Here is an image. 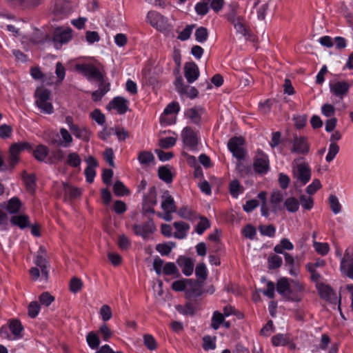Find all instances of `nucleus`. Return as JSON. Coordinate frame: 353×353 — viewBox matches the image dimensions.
Here are the masks:
<instances>
[{"label":"nucleus","mask_w":353,"mask_h":353,"mask_svg":"<svg viewBox=\"0 0 353 353\" xmlns=\"http://www.w3.org/2000/svg\"><path fill=\"white\" fill-rule=\"evenodd\" d=\"M351 86V83L347 81L332 80L329 83L330 94L339 101L347 96Z\"/></svg>","instance_id":"nucleus-1"},{"label":"nucleus","mask_w":353,"mask_h":353,"mask_svg":"<svg viewBox=\"0 0 353 353\" xmlns=\"http://www.w3.org/2000/svg\"><path fill=\"white\" fill-rule=\"evenodd\" d=\"M245 139L242 137H233L228 142V148L239 161L243 160L247 154L244 148Z\"/></svg>","instance_id":"nucleus-2"},{"label":"nucleus","mask_w":353,"mask_h":353,"mask_svg":"<svg viewBox=\"0 0 353 353\" xmlns=\"http://www.w3.org/2000/svg\"><path fill=\"white\" fill-rule=\"evenodd\" d=\"M37 106L45 114H52L53 112V106L48 102L50 98V91L48 89H37L36 91Z\"/></svg>","instance_id":"nucleus-3"},{"label":"nucleus","mask_w":353,"mask_h":353,"mask_svg":"<svg viewBox=\"0 0 353 353\" xmlns=\"http://www.w3.org/2000/svg\"><path fill=\"white\" fill-rule=\"evenodd\" d=\"M72 30L70 28L65 29L57 28L53 32L52 38L54 48L59 50L63 44L68 43L72 37Z\"/></svg>","instance_id":"nucleus-4"},{"label":"nucleus","mask_w":353,"mask_h":353,"mask_svg":"<svg viewBox=\"0 0 353 353\" xmlns=\"http://www.w3.org/2000/svg\"><path fill=\"white\" fill-rule=\"evenodd\" d=\"M75 68L89 80L94 79L99 82L104 81L103 75L99 70L92 64H77Z\"/></svg>","instance_id":"nucleus-5"},{"label":"nucleus","mask_w":353,"mask_h":353,"mask_svg":"<svg viewBox=\"0 0 353 353\" xmlns=\"http://www.w3.org/2000/svg\"><path fill=\"white\" fill-rule=\"evenodd\" d=\"M294 178L301 183V185H305L311 179V169L306 163H302L296 165L293 170Z\"/></svg>","instance_id":"nucleus-6"},{"label":"nucleus","mask_w":353,"mask_h":353,"mask_svg":"<svg viewBox=\"0 0 353 353\" xmlns=\"http://www.w3.org/2000/svg\"><path fill=\"white\" fill-rule=\"evenodd\" d=\"M132 230L136 235L141 236L144 240H148L150 236L155 232L156 227L153 220L149 219L143 224L133 225Z\"/></svg>","instance_id":"nucleus-7"},{"label":"nucleus","mask_w":353,"mask_h":353,"mask_svg":"<svg viewBox=\"0 0 353 353\" xmlns=\"http://www.w3.org/2000/svg\"><path fill=\"white\" fill-rule=\"evenodd\" d=\"M181 137L185 147L191 150H196L199 144V137L197 132L190 127H185L181 132Z\"/></svg>","instance_id":"nucleus-8"},{"label":"nucleus","mask_w":353,"mask_h":353,"mask_svg":"<svg viewBox=\"0 0 353 353\" xmlns=\"http://www.w3.org/2000/svg\"><path fill=\"white\" fill-rule=\"evenodd\" d=\"M341 271L350 279H353V248L348 247L342 258Z\"/></svg>","instance_id":"nucleus-9"},{"label":"nucleus","mask_w":353,"mask_h":353,"mask_svg":"<svg viewBox=\"0 0 353 353\" xmlns=\"http://www.w3.org/2000/svg\"><path fill=\"white\" fill-rule=\"evenodd\" d=\"M292 153H296L303 155H306L309 153L310 145L306 137L301 136H294L293 137V139L292 140Z\"/></svg>","instance_id":"nucleus-10"},{"label":"nucleus","mask_w":353,"mask_h":353,"mask_svg":"<svg viewBox=\"0 0 353 353\" xmlns=\"http://www.w3.org/2000/svg\"><path fill=\"white\" fill-rule=\"evenodd\" d=\"M253 168L256 173L266 174L270 170L268 157L262 151L258 152V155L254 159Z\"/></svg>","instance_id":"nucleus-11"},{"label":"nucleus","mask_w":353,"mask_h":353,"mask_svg":"<svg viewBox=\"0 0 353 353\" xmlns=\"http://www.w3.org/2000/svg\"><path fill=\"white\" fill-rule=\"evenodd\" d=\"M129 101L123 97H114L107 105V109L116 110L119 114H123L129 110Z\"/></svg>","instance_id":"nucleus-12"},{"label":"nucleus","mask_w":353,"mask_h":353,"mask_svg":"<svg viewBox=\"0 0 353 353\" xmlns=\"http://www.w3.org/2000/svg\"><path fill=\"white\" fill-rule=\"evenodd\" d=\"M316 287L321 299L330 303H334L336 301V294L330 285L323 283H318Z\"/></svg>","instance_id":"nucleus-13"},{"label":"nucleus","mask_w":353,"mask_h":353,"mask_svg":"<svg viewBox=\"0 0 353 353\" xmlns=\"http://www.w3.org/2000/svg\"><path fill=\"white\" fill-rule=\"evenodd\" d=\"M304 287L302 284L294 282L288 291L284 299L288 301L299 302L302 299V292Z\"/></svg>","instance_id":"nucleus-14"},{"label":"nucleus","mask_w":353,"mask_h":353,"mask_svg":"<svg viewBox=\"0 0 353 353\" xmlns=\"http://www.w3.org/2000/svg\"><path fill=\"white\" fill-rule=\"evenodd\" d=\"M184 76L189 83L194 82L199 77L198 65L194 62H187L184 65Z\"/></svg>","instance_id":"nucleus-15"},{"label":"nucleus","mask_w":353,"mask_h":353,"mask_svg":"<svg viewBox=\"0 0 353 353\" xmlns=\"http://www.w3.org/2000/svg\"><path fill=\"white\" fill-rule=\"evenodd\" d=\"M187 288L185 289V298L186 299H193L197 298L202 294L201 285V284L195 280L188 279Z\"/></svg>","instance_id":"nucleus-16"},{"label":"nucleus","mask_w":353,"mask_h":353,"mask_svg":"<svg viewBox=\"0 0 353 353\" xmlns=\"http://www.w3.org/2000/svg\"><path fill=\"white\" fill-rule=\"evenodd\" d=\"M227 19L233 24L237 32L245 34L246 30L244 26V19L243 17L238 16L234 10L231 11L227 15Z\"/></svg>","instance_id":"nucleus-17"},{"label":"nucleus","mask_w":353,"mask_h":353,"mask_svg":"<svg viewBox=\"0 0 353 353\" xmlns=\"http://www.w3.org/2000/svg\"><path fill=\"white\" fill-rule=\"evenodd\" d=\"M34 263L38 267L40 268L41 276L45 280H48L49 275L47 265L48 263L45 257L44 251L42 250L41 248H40L39 251L38 252Z\"/></svg>","instance_id":"nucleus-18"},{"label":"nucleus","mask_w":353,"mask_h":353,"mask_svg":"<svg viewBox=\"0 0 353 353\" xmlns=\"http://www.w3.org/2000/svg\"><path fill=\"white\" fill-rule=\"evenodd\" d=\"M176 263L182 269V272L185 276H190L194 270V263L190 258L185 256H179Z\"/></svg>","instance_id":"nucleus-19"},{"label":"nucleus","mask_w":353,"mask_h":353,"mask_svg":"<svg viewBox=\"0 0 353 353\" xmlns=\"http://www.w3.org/2000/svg\"><path fill=\"white\" fill-rule=\"evenodd\" d=\"M71 132L74 137L84 142H88L90 139L92 132L86 126H73L72 131Z\"/></svg>","instance_id":"nucleus-20"},{"label":"nucleus","mask_w":353,"mask_h":353,"mask_svg":"<svg viewBox=\"0 0 353 353\" xmlns=\"http://www.w3.org/2000/svg\"><path fill=\"white\" fill-rule=\"evenodd\" d=\"M283 200V193L279 190L274 191L272 193L270 202V210L272 212L276 213L278 211L281 210V202Z\"/></svg>","instance_id":"nucleus-21"},{"label":"nucleus","mask_w":353,"mask_h":353,"mask_svg":"<svg viewBox=\"0 0 353 353\" xmlns=\"http://www.w3.org/2000/svg\"><path fill=\"white\" fill-rule=\"evenodd\" d=\"M9 330L14 336V339H19L23 337L22 332L23 327L19 320L12 319L9 322Z\"/></svg>","instance_id":"nucleus-22"},{"label":"nucleus","mask_w":353,"mask_h":353,"mask_svg":"<svg viewBox=\"0 0 353 353\" xmlns=\"http://www.w3.org/2000/svg\"><path fill=\"white\" fill-rule=\"evenodd\" d=\"M161 208L163 211L176 212V206L172 196L166 191L162 196Z\"/></svg>","instance_id":"nucleus-23"},{"label":"nucleus","mask_w":353,"mask_h":353,"mask_svg":"<svg viewBox=\"0 0 353 353\" xmlns=\"http://www.w3.org/2000/svg\"><path fill=\"white\" fill-rule=\"evenodd\" d=\"M173 225L176 230V232L174 234V236L179 239H184L186 236L187 232L190 229V225L183 221L174 222Z\"/></svg>","instance_id":"nucleus-24"},{"label":"nucleus","mask_w":353,"mask_h":353,"mask_svg":"<svg viewBox=\"0 0 353 353\" xmlns=\"http://www.w3.org/2000/svg\"><path fill=\"white\" fill-rule=\"evenodd\" d=\"M99 83V88L92 92V99L95 102L101 101L102 97L110 90V83H105L104 81Z\"/></svg>","instance_id":"nucleus-25"},{"label":"nucleus","mask_w":353,"mask_h":353,"mask_svg":"<svg viewBox=\"0 0 353 353\" xmlns=\"http://www.w3.org/2000/svg\"><path fill=\"white\" fill-rule=\"evenodd\" d=\"M10 223L13 225H17L21 229H24L30 225L29 217L28 215H15L10 219Z\"/></svg>","instance_id":"nucleus-26"},{"label":"nucleus","mask_w":353,"mask_h":353,"mask_svg":"<svg viewBox=\"0 0 353 353\" xmlns=\"http://www.w3.org/2000/svg\"><path fill=\"white\" fill-rule=\"evenodd\" d=\"M164 20V17L156 11H150L147 14V21L156 28L161 27V23Z\"/></svg>","instance_id":"nucleus-27"},{"label":"nucleus","mask_w":353,"mask_h":353,"mask_svg":"<svg viewBox=\"0 0 353 353\" xmlns=\"http://www.w3.org/2000/svg\"><path fill=\"white\" fill-rule=\"evenodd\" d=\"M21 205L20 199L14 196L8 200L6 209L10 214H17L21 210Z\"/></svg>","instance_id":"nucleus-28"},{"label":"nucleus","mask_w":353,"mask_h":353,"mask_svg":"<svg viewBox=\"0 0 353 353\" xmlns=\"http://www.w3.org/2000/svg\"><path fill=\"white\" fill-rule=\"evenodd\" d=\"M63 191L65 196L70 199H74L80 197L81 194V190L79 188L73 187L65 183L63 184Z\"/></svg>","instance_id":"nucleus-29"},{"label":"nucleus","mask_w":353,"mask_h":353,"mask_svg":"<svg viewBox=\"0 0 353 353\" xmlns=\"http://www.w3.org/2000/svg\"><path fill=\"white\" fill-rule=\"evenodd\" d=\"M177 214L181 218L190 221L196 220L199 217V214L195 211L188 207L181 208L178 210Z\"/></svg>","instance_id":"nucleus-30"},{"label":"nucleus","mask_w":353,"mask_h":353,"mask_svg":"<svg viewBox=\"0 0 353 353\" xmlns=\"http://www.w3.org/2000/svg\"><path fill=\"white\" fill-rule=\"evenodd\" d=\"M49 154V148L43 144H39L33 150L34 157L39 161H43Z\"/></svg>","instance_id":"nucleus-31"},{"label":"nucleus","mask_w":353,"mask_h":353,"mask_svg":"<svg viewBox=\"0 0 353 353\" xmlns=\"http://www.w3.org/2000/svg\"><path fill=\"white\" fill-rule=\"evenodd\" d=\"M81 163V159L79 154L77 152H72L68 154L65 161V164L74 168H79Z\"/></svg>","instance_id":"nucleus-32"},{"label":"nucleus","mask_w":353,"mask_h":353,"mask_svg":"<svg viewBox=\"0 0 353 353\" xmlns=\"http://www.w3.org/2000/svg\"><path fill=\"white\" fill-rule=\"evenodd\" d=\"M290 287L291 285L286 278H281L277 281L276 290L283 299L286 296L285 294H288V291L290 290Z\"/></svg>","instance_id":"nucleus-33"},{"label":"nucleus","mask_w":353,"mask_h":353,"mask_svg":"<svg viewBox=\"0 0 353 353\" xmlns=\"http://www.w3.org/2000/svg\"><path fill=\"white\" fill-rule=\"evenodd\" d=\"M176 310L181 314L185 316H193L196 312V308L190 302H187L185 305H177Z\"/></svg>","instance_id":"nucleus-34"},{"label":"nucleus","mask_w":353,"mask_h":353,"mask_svg":"<svg viewBox=\"0 0 353 353\" xmlns=\"http://www.w3.org/2000/svg\"><path fill=\"white\" fill-rule=\"evenodd\" d=\"M22 177L27 190L30 192H33L36 186V177L34 174H28L26 172H23Z\"/></svg>","instance_id":"nucleus-35"},{"label":"nucleus","mask_w":353,"mask_h":353,"mask_svg":"<svg viewBox=\"0 0 353 353\" xmlns=\"http://www.w3.org/2000/svg\"><path fill=\"white\" fill-rule=\"evenodd\" d=\"M139 163L144 165H148L154 161V157L151 152L142 151L139 152L137 157Z\"/></svg>","instance_id":"nucleus-36"},{"label":"nucleus","mask_w":353,"mask_h":353,"mask_svg":"<svg viewBox=\"0 0 353 353\" xmlns=\"http://www.w3.org/2000/svg\"><path fill=\"white\" fill-rule=\"evenodd\" d=\"M198 219H200V221L197 223L195 228V232L198 234H202L208 228L210 227V221L205 216H201L199 215Z\"/></svg>","instance_id":"nucleus-37"},{"label":"nucleus","mask_w":353,"mask_h":353,"mask_svg":"<svg viewBox=\"0 0 353 353\" xmlns=\"http://www.w3.org/2000/svg\"><path fill=\"white\" fill-rule=\"evenodd\" d=\"M159 177L165 183H171L172 174L170 170L166 166H161L158 170Z\"/></svg>","instance_id":"nucleus-38"},{"label":"nucleus","mask_w":353,"mask_h":353,"mask_svg":"<svg viewBox=\"0 0 353 353\" xmlns=\"http://www.w3.org/2000/svg\"><path fill=\"white\" fill-rule=\"evenodd\" d=\"M61 147L68 148L72 143L73 139L69 132L63 128L60 129Z\"/></svg>","instance_id":"nucleus-39"},{"label":"nucleus","mask_w":353,"mask_h":353,"mask_svg":"<svg viewBox=\"0 0 353 353\" xmlns=\"http://www.w3.org/2000/svg\"><path fill=\"white\" fill-rule=\"evenodd\" d=\"M185 116L191 120V121L194 124H199L201 120V115L199 114L198 110L194 108H190L187 110L185 112Z\"/></svg>","instance_id":"nucleus-40"},{"label":"nucleus","mask_w":353,"mask_h":353,"mask_svg":"<svg viewBox=\"0 0 353 353\" xmlns=\"http://www.w3.org/2000/svg\"><path fill=\"white\" fill-rule=\"evenodd\" d=\"M113 191L114 194L118 196H123L130 194V191L125 186L123 183L120 181H117L114 183Z\"/></svg>","instance_id":"nucleus-41"},{"label":"nucleus","mask_w":353,"mask_h":353,"mask_svg":"<svg viewBox=\"0 0 353 353\" xmlns=\"http://www.w3.org/2000/svg\"><path fill=\"white\" fill-rule=\"evenodd\" d=\"M195 39L199 43H204L208 38V30L206 28L201 26L198 28L194 33Z\"/></svg>","instance_id":"nucleus-42"},{"label":"nucleus","mask_w":353,"mask_h":353,"mask_svg":"<svg viewBox=\"0 0 353 353\" xmlns=\"http://www.w3.org/2000/svg\"><path fill=\"white\" fill-rule=\"evenodd\" d=\"M86 341L89 347L93 350L98 348L100 344V340L98 335L94 332H90L87 336Z\"/></svg>","instance_id":"nucleus-43"},{"label":"nucleus","mask_w":353,"mask_h":353,"mask_svg":"<svg viewBox=\"0 0 353 353\" xmlns=\"http://www.w3.org/2000/svg\"><path fill=\"white\" fill-rule=\"evenodd\" d=\"M143 203L151 205H156L157 203V190L155 186H152L149 189L147 195L144 196Z\"/></svg>","instance_id":"nucleus-44"},{"label":"nucleus","mask_w":353,"mask_h":353,"mask_svg":"<svg viewBox=\"0 0 353 353\" xmlns=\"http://www.w3.org/2000/svg\"><path fill=\"white\" fill-rule=\"evenodd\" d=\"M267 193L264 191L258 194V198L261 201V212L262 216L268 218L269 216V210L267 205Z\"/></svg>","instance_id":"nucleus-45"},{"label":"nucleus","mask_w":353,"mask_h":353,"mask_svg":"<svg viewBox=\"0 0 353 353\" xmlns=\"http://www.w3.org/2000/svg\"><path fill=\"white\" fill-rule=\"evenodd\" d=\"M284 205L290 212H296L299 208V202L294 197L288 198L285 202Z\"/></svg>","instance_id":"nucleus-46"},{"label":"nucleus","mask_w":353,"mask_h":353,"mask_svg":"<svg viewBox=\"0 0 353 353\" xmlns=\"http://www.w3.org/2000/svg\"><path fill=\"white\" fill-rule=\"evenodd\" d=\"M223 321H224L223 314L218 311L214 312L212 317V320H211V327L215 330H218L221 324H222V323H223Z\"/></svg>","instance_id":"nucleus-47"},{"label":"nucleus","mask_w":353,"mask_h":353,"mask_svg":"<svg viewBox=\"0 0 353 353\" xmlns=\"http://www.w3.org/2000/svg\"><path fill=\"white\" fill-rule=\"evenodd\" d=\"M143 338V343L149 350L152 351L157 348V342L152 334H145Z\"/></svg>","instance_id":"nucleus-48"},{"label":"nucleus","mask_w":353,"mask_h":353,"mask_svg":"<svg viewBox=\"0 0 353 353\" xmlns=\"http://www.w3.org/2000/svg\"><path fill=\"white\" fill-rule=\"evenodd\" d=\"M175 243L173 242H169L168 243H159L157 245L156 250L163 256H168L172 251V249L174 247Z\"/></svg>","instance_id":"nucleus-49"},{"label":"nucleus","mask_w":353,"mask_h":353,"mask_svg":"<svg viewBox=\"0 0 353 353\" xmlns=\"http://www.w3.org/2000/svg\"><path fill=\"white\" fill-rule=\"evenodd\" d=\"M195 274L197 279L201 280V282H203L206 280L208 277V272L205 265L203 263H199L196 265L195 269Z\"/></svg>","instance_id":"nucleus-50"},{"label":"nucleus","mask_w":353,"mask_h":353,"mask_svg":"<svg viewBox=\"0 0 353 353\" xmlns=\"http://www.w3.org/2000/svg\"><path fill=\"white\" fill-rule=\"evenodd\" d=\"M242 187L239 181L236 179L232 181L229 184V191L230 194L234 198H237L239 194L241 192V189Z\"/></svg>","instance_id":"nucleus-51"},{"label":"nucleus","mask_w":353,"mask_h":353,"mask_svg":"<svg viewBox=\"0 0 353 353\" xmlns=\"http://www.w3.org/2000/svg\"><path fill=\"white\" fill-rule=\"evenodd\" d=\"M163 273L165 275H176V276L179 275V272L176 265L172 262H168L164 265Z\"/></svg>","instance_id":"nucleus-52"},{"label":"nucleus","mask_w":353,"mask_h":353,"mask_svg":"<svg viewBox=\"0 0 353 353\" xmlns=\"http://www.w3.org/2000/svg\"><path fill=\"white\" fill-rule=\"evenodd\" d=\"M19 2L22 6L29 8V9H34L39 6H41L44 0H16Z\"/></svg>","instance_id":"nucleus-53"},{"label":"nucleus","mask_w":353,"mask_h":353,"mask_svg":"<svg viewBox=\"0 0 353 353\" xmlns=\"http://www.w3.org/2000/svg\"><path fill=\"white\" fill-rule=\"evenodd\" d=\"M313 245L315 251L322 256H325L329 252L330 246L327 243H320L314 241Z\"/></svg>","instance_id":"nucleus-54"},{"label":"nucleus","mask_w":353,"mask_h":353,"mask_svg":"<svg viewBox=\"0 0 353 353\" xmlns=\"http://www.w3.org/2000/svg\"><path fill=\"white\" fill-rule=\"evenodd\" d=\"M259 230L261 235L274 237L276 233V228L273 225H260Z\"/></svg>","instance_id":"nucleus-55"},{"label":"nucleus","mask_w":353,"mask_h":353,"mask_svg":"<svg viewBox=\"0 0 353 353\" xmlns=\"http://www.w3.org/2000/svg\"><path fill=\"white\" fill-rule=\"evenodd\" d=\"M268 266L270 269H276L281 266L283 260L282 258L278 255L274 254L270 256L268 259Z\"/></svg>","instance_id":"nucleus-56"},{"label":"nucleus","mask_w":353,"mask_h":353,"mask_svg":"<svg viewBox=\"0 0 353 353\" xmlns=\"http://www.w3.org/2000/svg\"><path fill=\"white\" fill-rule=\"evenodd\" d=\"M92 119L95 121L99 125H103L105 122V114L99 109L94 110L90 114Z\"/></svg>","instance_id":"nucleus-57"},{"label":"nucleus","mask_w":353,"mask_h":353,"mask_svg":"<svg viewBox=\"0 0 353 353\" xmlns=\"http://www.w3.org/2000/svg\"><path fill=\"white\" fill-rule=\"evenodd\" d=\"M176 142V139L172 137L161 138L159 139V145L161 148L168 149L173 147Z\"/></svg>","instance_id":"nucleus-58"},{"label":"nucleus","mask_w":353,"mask_h":353,"mask_svg":"<svg viewBox=\"0 0 353 353\" xmlns=\"http://www.w3.org/2000/svg\"><path fill=\"white\" fill-rule=\"evenodd\" d=\"M329 203L332 211L334 214H339L341 211V205L338 198L335 195H330L329 197Z\"/></svg>","instance_id":"nucleus-59"},{"label":"nucleus","mask_w":353,"mask_h":353,"mask_svg":"<svg viewBox=\"0 0 353 353\" xmlns=\"http://www.w3.org/2000/svg\"><path fill=\"white\" fill-rule=\"evenodd\" d=\"M40 309L41 307L38 302L32 301L28 307V316L32 319L35 318L39 314Z\"/></svg>","instance_id":"nucleus-60"},{"label":"nucleus","mask_w":353,"mask_h":353,"mask_svg":"<svg viewBox=\"0 0 353 353\" xmlns=\"http://www.w3.org/2000/svg\"><path fill=\"white\" fill-rule=\"evenodd\" d=\"M194 26V24L186 26L185 28L181 32H179L177 39L183 41L190 39Z\"/></svg>","instance_id":"nucleus-61"},{"label":"nucleus","mask_w":353,"mask_h":353,"mask_svg":"<svg viewBox=\"0 0 353 353\" xmlns=\"http://www.w3.org/2000/svg\"><path fill=\"white\" fill-rule=\"evenodd\" d=\"M48 143L53 146L61 147V137L58 132H52L48 134Z\"/></svg>","instance_id":"nucleus-62"},{"label":"nucleus","mask_w":353,"mask_h":353,"mask_svg":"<svg viewBox=\"0 0 353 353\" xmlns=\"http://www.w3.org/2000/svg\"><path fill=\"white\" fill-rule=\"evenodd\" d=\"M339 152V146L336 143H330L328 153L325 157L327 162H331Z\"/></svg>","instance_id":"nucleus-63"},{"label":"nucleus","mask_w":353,"mask_h":353,"mask_svg":"<svg viewBox=\"0 0 353 353\" xmlns=\"http://www.w3.org/2000/svg\"><path fill=\"white\" fill-rule=\"evenodd\" d=\"M83 287L82 281L77 277H73L70 282V290L73 293L79 292Z\"/></svg>","instance_id":"nucleus-64"}]
</instances>
